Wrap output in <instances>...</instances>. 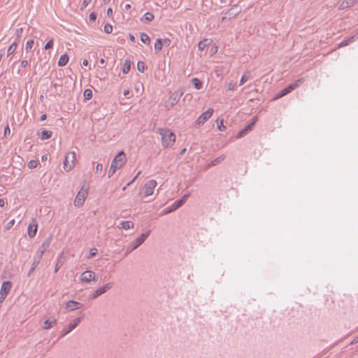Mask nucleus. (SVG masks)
<instances>
[{
	"instance_id": "obj_2",
	"label": "nucleus",
	"mask_w": 358,
	"mask_h": 358,
	"mask_svg": "<svg viewBox=\"0 0 358 358\" xmlns=\"http://www.w3.org/2000/svg\"><path fill=\"white\" fill-rule=\"evenodd\" d=\"M150 231H151L150 230L147 231L146 232L142 234L140 236H138L133 242H131L127 249L125 256L127 255L129 252L136 250L141 244H143V242L145 241V239L149 236Z\"/></svg>"
},
{
	"instance_id": "obj_50",
	"label": "nucleus",
	"mask_w": 358,
	"mask_h": 358,
	"mask_svg": "<svg viewBox=\"0 0 358 358\" xmlns=\"http://www.w3.org/2000/svg\"><path fill=\"white\" fill-rule=\"evenodd\" d=\"M92 0H83L81 8H85L90 3Z\"/></svg>"
},
{
	"instance_id": "obj_22",
	"label": "nucleus",
	"mask_w": 358,
	"mask_h": 358,
	"mask_svg": "<svg viewBox=\"0 0 358 358\" xmlns=\"http://www.w3.org/2000/svg\"><path fill=\"white\" fill-rule=\"evenodd\" d=\"M356 38H358V36H352L351 37H350L348 39H345L343 41H342L338 46L339 47H344V46H346V45H348L349 44L352 43V42H354Z\"/></svg>"
},
{
	"instance_id": "obj_31",
	"label": "nucleus",
	"mask_w": 358,
	"mask_h": 358,
	"mask_svg": "<svg viewBox=\"0 0 358 358\" xmlns=\"http://www.w3.org/2000/svg\"><path fill=\"white\" fill-rule=\"evenodd\" d=\"M192 83L196 90H200L203 85L202 82L196 78H194L192 79Z\"/></svg>"
},
{
	"instance_id": "obj_59",
	"label": "nucleus",
	"mask_w": 358,
	"mask_h": 358,
	"mask_svg": "<svg viewBox=\"0 0 358 358\" xmlns=\"http://www.w3.org/2000/svg\"><path fill=\"white\" fill-rule=\"evenodd\" d=\"M129 40L131 41V42H134L135 41V36L132 34H129Z\"/></svg>"
},
{
	"instance_id": "obj_51",
	"label": "nucleus",
	"mask_w": 358,
	"mask_h": 358,
	"mask_svg": "<svg viewBox=\"0 0 358 358\" xmlns=\"http://www.w3.org/2000/svg\"><path fill=\"white\" fill-rule=\"evenodd\" d=\"M96 18V15L94 13H92L89 15V20L90 22H94Z\"/></svg>"
},
{
	"instance_id": "obj_37",
	"label": "nucleus",
	"mask_w": 358,
	"mask_h": 358,
	"mask_svg": "<svg viewBox=\"0 0 358 358\" xmlns=\"http://www.w3.org/2000/svg\"><path fill=\"white\" fill-rule=\"evenodd\" d=\"M83 95L85 99L90 100L92 97V91L90 89H87L84 91Z\"/></svg>"
},
{
	"instance_id": "obj_6",
	"label": "nucleus",
	"mask_w": 358,
	"mask_h": 358,
	"mask_svg": "<svg viewBox=\"0 0 358 358\" xmlns=\"http://www.w3.org/2000/svg\"><path fill=\"white\" fill-rule=\"evenodd\" d=\"M126 162V155L123 151H121L115 157L111 163L120 169L125 164Z\"/></svg>"
},
{
	"instance_id": "obj_57",
	"label": "nucleus",
	"mask_w": 358,
	"mask_h": 358,
	"mask_svg": "<svg viewBox=\"0 0 358 358\" xmlns=\"http://www.w3.org/2000/svg\"><path fill=\"white\" fill-rule=\"evenodd\" d=\"M141 171H138L136 176L133 178L131 181H130L129 183H127V186H129L131 184H132L134 180L137 178V177L141 174Z\"/></svg>"
},
{
	"instance_id": "obj_1",
	"label": "nucleus",
	"mask_w": 358,
	"mask_h": 358,
	"mask_svg": "<svg viewBox=\"0 0 358 358\" xmlns=\"http://www.w3.org/2000/svg\"><path fill=\"white\" fill-rule=\"evenodd\" d=\"M155 132L161 136L162 145L164 148L171 147L176 142V134L167 128H157Z\"/></svg>"
},
{
	"instance_id": "obj_49",
	"label": "nucleus",
	"mask_w": 358,
	"mask_h": 358,
	"mask_svg": "<svg viewBox=\"0 0 358 358\" xmlns=\"http://www.w3.org/2000/svg\"><path fill=\"white\" fill-rule=\"evenodd\" d=\"M235 88H236V84L233 81H231L227 84L228 90L232 91V90H234Z\"/></svg>"
},
{
	"instance_id": "obj_63",
	"label": "nucleus",
	"mask_w": 358,
	"mask_h": 358,
	"mask_svg": "<svg viewBox=\"0 0 358 358\" xmlns=\"http://www.w3.org/2000/svg\"><path fill=\"white\" fill-rule=\"evenodd\" d=\"M47 116L45 114H43L41 116V120H45L46 119Z\"/></svg>"
},
{
	"instance_id": "obj_7",
	"label": "nucleus",
	"mask_w": 358,
	"mask_h": 358,
	"mask_svg": "<svg viewBox=\"0 0 358 358\" xmlns=\"http://www.w3.org/2000/svg\"><path fill=\"white\" fill-rule=\"evenodd\" d=\"M157 183L155 180H150L144 185L143 197H147L153 194Z\"/></svg>"
},
{
	"instance_id": "obj_4",
	"label": "nucleus",
	"mask_w": 358,
	"mask_h": 358,
	"mask_svg": "<svg viewBox=\"0 0 358 358\" xmlns=\"http://www.w3.org/2000/svg\"><path fill=\"white\" fill-rule=\"evenodd\" d=\"M182 94L183 92L181 91H175L173 92L164 103L166 109L169 110L173 107L179 101Z\"/></svg>"
},
{
	"instance_id": "obj_64",
	"label": "nucleus",
	"mask_w": 358,
	"mask_h": 358,
	"mask_svg": "<svg viewBox=\"0 0 358 358\" xmlns=\"http://www.w3.org/2000/svg\"><path fill=\"white\" fill-rule=\"evenodd\" d=\"M358 342V338H354V340L351 342V344H355Z\"/></svg>"
},
{
	"instance_id": "obj_41",
	"label": "nucleus",
	"mask_w": 358,
	"mask_h": 358,
	"mask_svg": "<svg viewBox=\"0 0 358 358\" xmlns=\"http://www.w3.org/2000/svg\"><path fill=\"white\" fill-rule=\"evenodd\" d=\"M207 41L208 40L207 39H204L203 41H201L198 44V48L200 50H204V48L206 47L207 45Z\"/></svg>"
},
{
	"instance_id": "obj_46",
	"label": "nucleus",
	"mask_w": 358,
	"mask_h": 358,
	"mask_svg": "<svg viewBox=\"0 0 358 358\" xmlns=\"http://www.w3.org/2000/svg\"><path fill=\"white\" fill-rule=\"evenodd\" d=\"M45 252H43V250H41V249L39 248L36 252V255L34 257V258H38V261L41 262V259L42 258V257L43 256Z\"/></svg>"
},
{
	"instance_id": "obj_11",
	"label": "nucleus",
	"mask_w": 358,
	"mask_h": 358,
	"mask_svg": "<svg viewBox=\"0 0 358 358\" xmlns=\"http://www.w3.org/2000/svg\"><path fill=\"white\" fill-rule=\"evenodd\" d=\"M213 109L209 108L206 111L201 113V115L197 118L196 124L200 126L203 125L208 119H210L213 114Z\"/></svg>"
},
{
	"instance_id": "obj_60",
	"label": "nucleus",
	"mask_w": 358,
	"mask_h": 358,
	"mask_svg": "<svg viewBox=\"0 0 358 358\" xmlns=\"http://www.w3.org/2000/svg\"><path fill=\"white\" fill-rule=\"evenodd\" d=\"M130 93L129 92V90L127 89V90H124V92H123V94L124 96H127V95H129Z\"/></svg>"
},
{
	"instance_id": "obj_24",
	"label": "nucleus",
	"mask_w": 358,
	"mask_h": 358,
	"mask_svg": "<svg viewBox=\"0 0 358 358\" xmlns=\"http://www.w3.org/2000/svg\"><path fill=\"white\" fill-rule=\"evenodd\" d=\"M52 241V236L50 235L49 237H48L42 243L41 247L39 248L41 250H43V252H45V250L48 248Z\"/></svg>"
},
{
	"instance_id": "obj_33",
	"label": "nucleus",
	"mask_w": 358,
	"mask_h": 358,
	"mask_svg": "<svg viewBox=\"0 0 358 358\" xmlns=\"http://www.w3.org/2000/svg\"><path fill=\"white\" fill-rule=\"evenodd\" d=\"M141 40L145 44H150V37L148 36V34H146L145 33L141 34Z\"/></svg>"
},
{
	"instance_id": "obj_12",
	"label": "nucleus",
	"mask_w": 358,
	"mask_h": 358,
	"mask_svg": "<svg viewBox=\"0 0 358 358\" xmlns=\"http://www.w3.org/2000/svg\"><path fill=\"white\" fill-rule=\"evenodd\" d=\"M98 280V277L96 274L91 271H86L82 273L80 275V280L82 282H89L92 280L96 281Z\"/></svg>"
},
{
	"instance_id": "obj_9",
	"label": "nucleus",
	"mask_w": 358,
	"mask_h": 358,
	"mask_svg": "<svg viewBox=\"0 0 358 358\" xmlns=\"http://www.w3.org/2000/svg\"><path fill=\"white\" fill-rule=\"evenodd\" d=\"M241 10V8L238 6H234L225 13L224 15L222 17V20H230L236 17Z\"/></svg>"
},
{
	"instance_id": "obj_61",
	"label": "nucleus",
	"mask_w": 358,
	"mask_h": 358,
	"mask_svg": "<svg viewBox=\"0 0 358 358\" xmlns=\"http://www.w3.org/2000/svg\"><path fill=\"white\" fill-rule=\"evenodd\" d=\"M5 204V200L3 199H0V207H3Z\"/></svg>"
},
{
	"instance_id": "obj_25",
	"label": "nucleus",
	"mask_w": 358,
	"mask_h": 358,
	"mask_svg": "<svg viewBox=\"0 0 358 358\" xmlns=\"http://www.w3.org/2000/svg\"><path fill=\"white\" fill-rule=\"evenodd\" d=\"M17 40L15 39V41L8 47L7 51V56H10L15 53L17 46Z\"/></svg>"
},
{
	"instance_id": "obj_17",
	"label": "nucleus",
	"mask_w": 358,
	"mask_h": 358,
	"mask_svg": "<svg viewBox=\"0 0 358 358\" xmlns=\"http://www.w3.org/2000/svg\"><path fill=\"white\" fill-rule=\"evenodd\" d=\"M57 323V320L54 317L48 318V320H45L43 322V324L42 325V328L43 329H50V328L53 327Z\"/></svg>"
},
{
	"instance_id": "obj_58",
	"label": "nucleus",
	"mask_w": 358,
	"mask_h": 358,
	"mask_svg": "<svg viewBox=\"0 0 358 358\" xmlns=\"http://www.w3.org/2000/svg\"><path fill=\"white\" fill-rule=\"evenodd\" d=\"M28 65L27 60H22L20 64V66L22 68H25Z\"/></svg>"
},
{
	"instance_id": "obj_29",
	"label": "nucleus",
	"mask_w": 358,
	"mask_h": 358,
	"mask_svg": "<svg viewBox=\"0 0 358 358\" xmlns=\"http://www.w3.org/2000/svg\"><path fill=\"white\" fill-rule=\"evenodd\" d=\"M131 62L129 59H126L124 62V66L122 68L123 73H128L131 69Z\"/></svg>"
},
{
	"instance_id": "obj_21",
	"label": "nucleus",
	"mask_w": 358,
	"mask_h": 358,
	"mask_svg": "<svg viewBox=\"0 0 358 358\" xmlns=\"http://www.w3.org/2000/svg\"><path fill=\"white\" fill-rule=\"evenodd\" d=\"M41 140H47L51 138L52 132L49 130H43L41 133L38 134Z\"/></svg>"
},
{
	"instance_id": "obj_3",
	"label": "nucleus",
	"mask_w": 358,
	"mask_h": 358,
	"mask_svg": "<svg viewBox=\"0 0 358 358\" xmlns=\"http://www.w3.org/2000/svg\"><path fill=\"white\" fill-rule=\"evenodd\" d=\"M76 154L75 152H69L65 156L63 168L66 171H70L76 165Z\"/></svg>"
},
{
	"instance_id": "obj_13",
	"label": "nucleus",
	"mask_w": 358,
	"mask_h": 358,
	"mask_svg": "<svg viewBox=\"0 0 358 358\" xmlns=\"http://www.w3.org/2000/svg\"><path fill=\"white\" fill-rule=\"evenodd\" d=\"M82 307H83V305L80 303L75 301H71V300L69 301L66 304V308L69 311H73V310H75L77 309H80Z\"/></svg>"
},
{
	"instance_id": "obj_20",
	"label": "nucleus",
	"mask_w": 358,
	"mask_h": 358,
	"mask_svg": "<svg viewBox=\"0 0 358 358\" xmlns=\"http://www.w3.org/2000/svg\"><path fill=\"white\" fill-rule=\"evenodd\" d=\"M358 0H344L339 5V10H344L352 6Z\"/></svg>"
},
{
	"instance_id": "obj_47",
	"label": "nucleus",
	"mask_w": 358,
	"mask_h": 358,
	"mask_svg": "<svg viewBox=\"0 0 358 358\" xmlns=\"http://www.w3.org/2000/svg\"><path fill=\"white\" fill-rule=\"evenodd\" d=\"M52 45H53V39H50L45 45L44 49L45 50L50 49L52 48Z\"/></svg>"
},
{
	"instance_id": "obj_15",
	"label": "nucleus",
	"mask_w": 358,
	"mask_h": 358,
	"mask_svg": "<svg viewBox=\"0 0 358 358\" xmlns=\"http://www.w3.org/2000/svg\"><path fill=\"white\" fill-rule=\"evenodd\" d=\"M38 224L37 222L34 220L33 224H29L28 226V235L30 238H34L37 232Z\"/></svg>"
},
{
	"instance_id": "obj_27",
	"label": "nucleus",
	"mask_w": 358,
	"mask_h": 358,
	"mask_svg": "<svg viewBox=\"0 0 358 358\" xmlns=\"http://www.w3.org/2000/svg\"><path fill=\"white\" fill-rule=\"evenodd\" d=\"M39 263H40V261H38V258H34L31 266L27 273V276H30L32 274V273L34 271V270L38 266Z\"/></svg>"
},
{
	"instance_id": "obj_38",
	"label": "nucleus",
	"mask_w": 358,
	"mask_h": 358,
	"mask_svg": "<svg viewBox=\"0 0 358 358\" xmlns=\"http://www.w3.org/2000/svg\"><path fill=\"white\" fill-rule=\"evenodd\" d=\"M137 69L139 72H144L145 69V64L143 62H141V61H139L138 63H137Z\"/></svg>"
},
{
	"instance_id": "obj_39",
	"label": "nucleus",
	"mask_w": 358,
	"mask_h": 358,
	"mask_svg": "<svg viewBox=\"0 0 358 358\" xmlns=\"http://www.w3.org/2000/svg\"><path fill=\"white\" fill-rule=\"evenodd\" d=\"M34 45V40H29L25 45V50L27 52H29L31 50Z\"/></svg>"
},
{
	"instance_id": "obj_40",
	"label": "nucleus",
	"mask_w": 358,
	"mask_h": 358,
	"mask_svg": "<svg viewBox=\"0 0 358 358\" xmlns=\"http://www.w3.org/2000/svg\"><path fill=\"white\" fill-rule=\"evenodd\" d=\"M38 161H37V160H31V161H29L28 162L27 166H28V167L29 169H34V168H36L38 166Z\"/></svg>"
},
{
	"instance_id": "obj_53",
	"label": "nucleus",
	"mask_w": 358,
	"mask_h": 358,
	"mask_svg": "<svg viewBox=\"0 0 358 358\" xmlns=\"http://www.w3.org/2000/svg\"><path fill=\"white\" fill-rule=\"evenodd\" d=\"M10 130L9 126L7 125L4 128V136L6 137L7 136L10 135Z\"/></svg>"
},
{
	"instance_id": "obj_54",
	"label": "nucleus",
	"mask_w": 358,
	"mask_h": 358,
	"mask_svg": "<svg viewBox=\"0 0 358 358\" xmlns=\"http://www.w3.org/2000/svg\"><path fill=\"white\" fill-rule=\"evenodd\" d=\"M96 172H101L103 171V164L99 163L96 166Z\"/></svg>"
},
{
	"instance_id": "obj_26",
	"label": "nucleus",
	"mask_w": 358,
	"mask_h": 358,
	"mask_svg": "<svg viewBox=\"0 0 358 358\" xmlns=\"http://www.w3.org/2000/svg\"><path fill=\"white\" fill-rule=\"evenodd\" d=\"M69 57L68 55L64 54L61 55L58 61V66H64L69 62Z\"/></svg>"
},
{
	"instance_id": "obj_43",
	"label": "nucleus",
	"mask_w": 358,
	"mask_h": 358,
	"mask_svg": "<svg viewBox=\"0 0 358 358\" xmlns=\"http://www.w3.org/2000/svg\"><path fill=\"white\" fill-rule=\"evenodd\" d=\"M96 254H97V249L92 248L90 250V252L87 255V258L91 259V258L94 257Z\"/></svg>"
},
{
	"instance_id": "obj_45",
	"label": "nucleus",
	"mask_w": 358,
	"mask_h": 358,
	"mask_svg": "<svg viewBox=\"0 0 358 358\" xmlns=\"http://www.w3.org/2000/svg\"><path fill=\"white\" fill-rule=\"evenodd\" d=\"M22 32H23V29L22 28L17 29L16 31H15V34H16V38L15 39L17 40V43L19 42V38H20Z\"/></svg>"
},
{
	"instance_id": "obj_8",
	"label": "nucleus",
	"mask_w": 358,
	"mask_h": 358,
	"mask_svg": "<svg viewBox=\"0 0 358 358\" xmlns=\"http://www.w3.org/2000/svg\"><path fill=\"white\" fill-rule=\"evenodd\" d=\"M113 282H108L105 285L99 287L94 291V292L92 294L90 298L94 299L98 296L105 294L108 290L110 289L113 287Z\"/></svg>"
},
{
	"instance_id": "obj_42",
	"label": "nucleus",
	"mask_w": 358,
	"mask_h": 358,
	"mask_svg": "<svg viewBox=\"0 0 358 358\" xmlns=\"http://www.w3.org/2000/svg\"><path fill=\"white\" fill-rule=\"evenodd\" d=\"M63 264V262L61 261V257L57 259V262L55 264V273H57L59 269L62 267Z\"/></svg>"
},
{
	"instance_id": "obj_16",
	"label": "nucleus",
	"mask_w": 358,
	"mask_h": 358,
	"mask_svg": "<svg viewBox=\"0 0 358 358\" xmlns=\"http://www.w3.org/2000/svg\"><path fill=\"white\" fill-rule=\"evenodd\" d=\"M12 285L10 281H4L0 289V292L1 295L6 294V296L9 293L10 289H11Z\"/></svg>"
},
{
	"instance_id": "obj_5",
	"label": "nucleus",
	"mask_w": 358,
	"mask_h": 358,
	"mask_svg": "<svg viewBox=\"0 0 358 358\" xmlns=\"http://www.w3.org/2000/svg\"><path fill=\"white\" fill-rule=\"evenodd\" d=\"M87 194L88 192L87 189L81 188L76 196L74 200V205L77 207L83 206L87 198Z\"/></svg>"
},
{
	"instance_id": "obj_30",
	"label": "nucleus",
	"mask_w": 358,
	"mask_h": 358,
	"mask_svg": "<svg viewBox=\"0 0 358 358\" xmlns=\"http://www.w3.org/2000/svg\"><path fill=\"white\" fill-rule=\"evenodd\" d=\"M163 42L162 38H158L155 43L154 48L156 53H158L162 48Z\"/></svg>"
},
{
	"instance_id": "obj_35",
	"label": "nucleus",
	"mask_w": 358,
	"mask_h": 358,
	"mask_svg": "<svg viewBox=\"0 0 358 358\" xmlns=\"http://www.w3.org/2000/svg\"><path fill=\"white\" fill-rule=\"evenodd\" d=\"M154 15L152 13L148 12L146 13L142 20H144L146 22H151L154 19Z\"/></svg>"
},
{
	"instance_id": "obj_32",
	"label": "nucleus",
	"mask_w": 358,
	"mask_h": 358,
	"mask_svg": "<svg viewBox=\"0 0 358 358\" xmlns=\"http://www.w3.org/2000/svg\"><path fill=\"white\" fill-rule=\"evenodd\" d=\"M304 80H305L304 78H299V79L296 80L295 82H294L293 83L290 84V86H292L293 87V90H294V89L299 87L304 82Z\"/></svg>"
},
{
	"instance_id": "obj_52",
	"label": "nucleus",
	"mask_w": 358,
	"mask_h": 358,
	"mask_svg": "<svg viewBox=\"0 0 358 358\" xmlns=\"http://www.w3.org/2000/svg\"><path fill=\"white\" fill-rule=\"evenodd\" d=\"M189 197V194H185L181 199L180 200H178V201H181L182 202V206L185 203V202L186 201V200L187 199V198Z\"/></svg>"
},
{
	"instance_id": "obj_48",
	"label": "nucleus",
	"mask_w": 358,
	"mask_h": 358,
	"mask_svg": "<svg viewBox=\"0 0 358 358\" xmlns=\"http://www.w3.org/2000/svg\"><path fill=\"white\" fill-rule=\"evenodd\" d=\"M15 222V220H14V219H13V220H10V221L7 223V224L6 225L5 229H6V230H9L10 229H11V228H12V227L14 225Z\"/></svg>"
},
{
	"instance_id": "obj_19",
	"label": "nucleus",
	"mask_w": 358,
	"mask_h": 358,
	"mask_svg": "<svg viewBox=\"0 0 358 358\" xmlns=\"http://www.w3.org/2000/svg\"><path fill=\"white\" fill-rule=\"evenodd\" d=\"M255 124V121H253L250 124L247 125L245 128H243L242 130H241L236 135V138H241L243 137L246 134L252 129V127H253Z\"/></svg>"
},
{
	"instance_id": "obj_36",
	"label": "nucleus",
	"mask_w": 358,
	"mask_h": 358,
	"mask_svg": "<svg viewBox=\"0 0 358 358\" xmlns=\"http://www.w3.org/2000/svg\"><path fill=\"white\" fill-rule=\"evenodd\" d=\"M118 169H118V167H117V166H115V165L113 164V163H111L110 169L108 171V178H110Z\"/></svg>"
},
{
	"instance_id": "obj_55",
	"label": "nucleus",
	"mask_w": 358,
	"mask_h": 358,
	"mask_svg": "<svg viewBox=\"0 0 358 358\" xmlns=\"http://www.w3.org/2000/svg\"><path fill=\"white\" fill-rule=\"evenodd\" d=\"M163 45L169 46L171 43V40L169 38L162 39Z\"/></svg>"
},
{
	"instance_id": "obj_14",
	"label": "nucleus",
	"mask_w": 358,
	"mask_h": 358,
	"mask_svg": "<svg viewBox=\"0 0 358 358\" xmlns=\"http://www.w3.org/2000/svg\"><path fill=\"white\" fill-rule=\"evenodd\" d=\"M181 206H182V202L181 201H176L170 207L165 208L162 211V215H166L168 213H170L176 210L178 208H180Z\"/></svg>"
},
{
	"instance_id": "obj_28",
	"label": "nucleus",
	"mask_w": 358,
	"mask_h": 358,
	"mask_svg": "<svg viewBox=\"0 0 358 358\" xmlns=\"http://www.w3.org/2000/svg\"><path fill=\"white\" fill-rule=\"evenodd\" d=\"M134 227V223L131 221H122L120 224V228L129 229Z\"/></svg>"
},
{
	"instance_id": "obj_18",
	"label": "nucleus",
	"mask_w": 358,
	"mask_h": 358,
	"mask_svg": "<svg viewBox=\"0 0 358 358\" xmlns=\"http://www.w3.org/2000/svg\"><path fill=\"white\" fill-rule=\"evenodd\" d=\"M293 90V87L292 86H290V85H289L287 87H286L285 88L282 89V90H280L275 96L274 99H280L285 95H287V94H289V92H291Z\"/></svg>"
},
{
	"instance_id": "obj_10",
	"label": "nucleus",
	"mask_w": 358,
	"mask_h": 358,
	"mask_svg": "<svg viewBox=\"0 0 358 358\" xmlns=\"http://www.w3.org/2000/svg\"><path fill=\"white\" fill-rule=\"evenodd\" d=\"M82 317H77L73 320L72 322H71L67 327H64L61 331V336H64L73 331L78 324L80 322Z\"/></svg>"
},
{
	"instance_id": "obj_62",
	"label": "nucleus",
	"mask_w": 358,
	"mask_h": 358,
	"mask_svg": "<svg viewBox=\"0 0 358 358\" xmlns=\"http://www.w3.org/2000/svg\"><path fill=\"white\" fill-rule=\"evenodd\" d=\"M113 13V9L111 8H109L108 10H107V15H111Z\"/></svg>"
},
{
	"instance_id": "obj_44",
	"label": "nucleus",
	"mask_w": 358,
	"mask_h": 358,
	"mask_svg": "<svg viewBox=\"0 0 358 358\" xmlns=\"http://www.w3.org/2000/svg\"><path fill=\"white\" fill-rule=\"evenodd\" d=\"M104 31L106 34H110L113 31V27H112V25L110 24H106L104 26Z\"/></svg>"
},
{
	"instance_id": "obj_23",
	"label": "nucleus",
	"mask_w": 358,
	"mask_h": 358,
	"mask_svg": "<svg viewBox=\"0 0 358 358\" xmlns=\"http://www.w3.org/2000/svg\"><path fill=\"white\" fill-rule=\"evenodd\" d=\"M226 156L224 155H222L217 157H216L214 160H213L208 165V168L210 166H214L217 165L218 164L221 163L222 161L224 160Z\"/></svg>"
},
{
	"instance_id": "obj_56",
	"label": "nucleus",
	"mask_w": 358,
	"mask_h": 358,
	"mask_svg": "<svg viewBox=\"0 0 358 358\" xmlns=\"http://www.w3.org/2000/svg\"><path fill=\"white\" fill-rule=\"evenodd\" d=\"M217 128L220 131H224L225 129V126L223 124V122L221 121L220 124H217Z\"/></svg>"
},
{
	"instance_id": "obj_34",
	"label": "nucleus",
	"mask_w": 358,
	"mask_h": 358,
	"mask_svg": "<svg viewBox=\"0 0 358 358\" xmlns=\"http://www.w3.org/2000/svg\"><path fill=\"white\" fill-rule=\"evenodd\" d=\"M250 78V73H244L239 82V85H243L245 82H247Z\"/></svg>"
}]
</instances>
